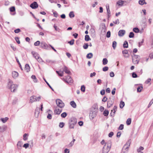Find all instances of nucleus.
Returning a JSON list of instances; mask_svg holds the SVG:
<instances>
[{
	"mask_svg": "<svg viewBox=\"0 0 153 153\" xmlns=\"http://www.w3.org/2000/svg\"><path fill=\"white\" fill-rule=\"evenodd\" d=\"M111 146V143H106L102 149V153H108L110 150Z\"/></svg>",
	"mask_w": 153,
	"mask_h": 153,
	"instance_id": "1",
	"label": "nucleus"
},
{
	"mask_svg": "<svg viewBox=\"0 0 153 153\" xmlns=\"http://www.w3.org/2000/svg\"><path fill=\"white\" fill-rule=\"evenodd\" d=\"M31 53L33 56L37 59L39 62H42V59L39 56V54L37 53L34 51H32L31 52Z\"/></svg>",
	"mask_w": 153,
	"mask_h": 153,
	"instance_id": "2",
	"label": "nucleus"
},
{
	"mask_svg": "<svg viewBox=\"0 0 153 153\" xmlns=\"http://www.w3.org/2000/svg\"><path fill=\"white\" fill-rule=\"evenodd\" d=\"M41 99V97L39 96L36 97L35 96H32L30 98V103H33L34 102H36L37 101H39Z\"/></svg>",
	"mask_w": 153,
	"mask_h": 153,
	"instance_id": "3",
	"label": "nucleus"
},
{
	"mask_svg": "<svg viewBox=\"0 0 153 153\" xmlns=\"http://www.w3.org/2000/svg\"><path fill=\"white\" fill-rule=\"evenodd\" d=\"M56 102L57 106L60 108L63 107L65 105L64 103L60 100L59 99L56 100Z\"/></svg>",
	"mask_w": 153,
	"mask_h": 153,
	"instance_id": "4",
	"label": "nucleus"
},
{
	"mask_svg": "<svg viewBox=\"0 0 153 153\" xmlns=\"http://www.w3.org/2000/svg\"><path fill=\"white\" fill-rule=\"evenodd\" d=\"M132 61L134 64H138L139 62V59L138 57L137 56L135 55L132 57Z\"/></svg>",
	"mask_w": 153,
	"mask_h": 153,
	"instance_id": "5",
	"label": "nucleus"
},
{
	"mask_svg": "<svg viewBox=\"0 0 153 153\" xmlns=\"http://www.w3.org/2000/svg\"><path fill=\"white\" fill-rule=\"evenodd\" d=\"M65 81L69 84H71L73 82V80L70 76H68L65 79Z\"/></svg>",
	"mask_w": 153,
	"mask_h": 153,
	"instance_id": "6",
	"label": "nucleus"
},
{
	"mask_svg": "<svg viewBox=\"0 0 153 153\" xmlns=\"http://www.w3.org/2000/svg\"><path fill=\"white\" fill-rule=\"evenodd\" d=\"M62 111V109L59 108H58L56 107L54 111V112L55 114L59 115L61 113Z\"/></svg>",
	"mask_w": 153,
	"mask_h": 153,
	"instance_id": "7",
	"label": "nucleus"
},
{
	"mask_svg": "<svg viewBox=\"0 0 153 153\" xmlns=\"http://www.w3.org/2000/svg\"><path fill=\"white\" fill-rule=\"evenodd\" d=\"M17 87V85L14 84L12 85L10 87L11 91L14 92L16 90Z\"/></svg>",
	"mask_w": 153,
	"mask_h": 153,
	"instance_id": "8",
	"label": "nucleus"
},
{
	"mask_svg": "<svg viewBox=\"0 0 153 153\" xmlns=\"http://www.w3.org/2000/svg\"><path fill=\"white\" fill-rule=\"evenodd\" d=\"M30 6L33 9H36L38 7V4L36 2H34L30 5Z\"/></svg>",
	"mask_w": 153,
	"mask_h": 153,
	"instance_id": "9",
	"label": "nucleus"
},
{
	"mask_svg": "<svg viewBox=\"0 0 153 153\" xmlns=\"http://www.w3.org/2000/svg\"><path fill=\"white\" fill-rule=\"evenodd\" d=\"M122 53L123 55L125 57H128L129 56V55L128 54V51L126 50L123 51H122Z\"/></svg>",
	"mask_w": 153,
	"mask_h": 153,
	"instance_id": "10",
	"label": "nucleus"
},
{
	"mask_svg": "<svg viewBox=\"0 0 153 153\" xmlns=\"http://www.w3.org/2000/svg\"><path fill=\"white\" fill-rule=\"evenodd\" d=\"M125 33L124 30H120L118 32V35L120 36H123Z\"/></svg>",
	"mask_w": 153,
	"mask_h": 153,
	"instance_id": "11",
	"label": "nucleus"
},
{
	"mask_svg": "<svg viewBox=\"0 0 153 153\" xmlns=\"http://www.w3.org/2000/svg\"><path fill=\"white\" fill-rule=\"evenodd\" d=\"M41 47L44 49L48 47V45L44 42H42L41 43Z\"/></svg>",
	"mask_w": 153,
	"mask_h": 153,
	"instance_id": "12",
	"label": "nucleus"
},
{
	"mask_svg": "<svg viewBox=\"0 0 153 153\" xmlns=\"http://www.w3.org/2000/svg\"><path fill=\"white\" fill-rule=\"evenodd\" d=\"M19 75V74L18 72L16 71H13L12 72V76L14 78H17Z\"/></svg>",
	"mask_w": 153,
	"mask_h": 153,
	"instance_id": "13",
	"label": "nucleus"
},
{
	"mask_svg": "<svg viewBox=\"0 0 153 153\" xmlns=\"http://www.w3.org/2000/svg\"><path fill=\"white\" fill-rule=\"evenodd\" d=\"M63 71L67 74H69L71 73V72L68 68L66 66L63 69Z\"/></svg>",
	"mask_w": 153,
	"mask_h": 153,
	"instance_id": "14",
	"label": "nucleus"
},
{
	"mask_svg": "<svg viewBox=\"0 0 153 153\" xmlns=\"http://www.w3.org/2000/svg\"><path fill=\"white\" fill-rule=\"evenodd\" d=\"M106 7L107 9V12L109 18L111 16L110 11L109 9V5H107L106 6Z\"/></svg>",
	"mask_w": 153,
	"mask_h": 153,
	"instance_id": "15",
	"label": "nucleus"
},
{
	"mask_svg": "<svg viewBox=\"0 0 153 153\" xmlns=\"http://www.w3.org/2000/svg\"><path fill=\"white\" fill-rule=\"evenodd\" d=\"M131 141L130 140H129L126 143V144L124 146H125L127 148L129 149V148L130 146V145L131 144Z\"/></svg>",
	"mask_w": 153,
	"mask_h": 153,
	"instance_id": "16",
	"label": "nucleus"
},
{
	"mask_svg": "<svg viewBox=\"0 0 153 153\" xmlns=\"http://www.w3.org/2000/svg\"><path fill=\"white\" fill-rule=\"evenodd\" d=\"M96 115L93 112L92 113H90L89 114L90 118L91 119H93L95 117Z\"/></svg>",
	"mask_w": 153,
	"mask_h": 153,
	"instance_id": "17",
	"label": "nucleus"
},
{
	"mask_svg": "<svg viewBox=\"0 0 153 153\" xmlns=\"http://www.w3.org/2000/svg\"><path fill=\"white\" fill-rule=\"evenodd\" d=\"M56 73L58 74V75L60 76H63V71H56Z\"/></svg>",
	"mask_w": 153,
	"mask_h": 153,
	"instance_id": "18",
	"label": "nucleus"
},
{
	"mask_svg": "<svg viewBox=\"0 0 153 153\" xmlns=\"http://www.w3.org/2000/svg\"><path fill=\"white\" fill-rule=\"evenodd\" d=\"M124 2V1L122 0H119L117 2V4H118V6H122Z\"/></svg>",
	"mask_w": 153,
	"mask_h": 153,
	"instance_id": "19",
	"label": "nucleus"
},
{
	"mask_svg": "<svg viewBox=\"0 0 153 153\" xmlns=\"http://www.w3.org/2000/svg\"><path fill=\"white\" fill-rule=\"evenodd\" d=\"M30 67L29 65L27 64L25 65V70L27 72H29L30 70Z\"/></svg>",
	"mask_w": 153,
	"mask_h": 153,
	"instance_id": "20",
	"label": "nucleus"
},
{
	"mask_svg": "<svg viewBox=\"0 0 153 153\" xmlns=\"http://www.w3.org/2000/svg\"><path fill=\"white\" fill-rule=\"evenodd\" d=\"M70 104L74 108H76V104L74 101H72L70 102Z\"/></svg>",
	"mask_w": 153,
	"mask_h": 153,
	"instance_id": "21",
	"label": "nucleus"
},
{
	"mask_svg": "<svg viewBox=\"0 0 153 153\" xmlns=\"http://www.w3.org/2000/svg\"><path fill=\"white\" fill-rule=\"evenodd\" d=\"M22 143L21 142L19 141L18 142L17 144V147L19 149H21L22 148Z\"/></svg>",
	"mask_w": 153,
	"mask_h": 153,
	"instance_id": "22",
	"label": "nucleus"
},
{
	"mask_svg": "<svg viewBox=\"0 0 153 153\" xmlns=\"http://www.w3.org/2000/svg\"><path fill=\"white\" fill-rule=\"evenodd\" d=\"M9 119V118L7 117H6L5 118H1V120L2 122L3 123H5Z\"/></svg>",
	"mask_w": 153,
	"mask_h": 153,
	"instance_id": "23",
	"label": "nucleus"
},
{
	"mask_svg": "<svg viewBox=\"0 0 153 153\" xmlns=\"http://www.w3.org/2000/svg\"><path fill=\"white\" fill-rule=\"evenodd\" d=\"M93 54L92 53H89L86 56V57L88 59H91L92 57Z\"/></svg>",
	"mask_w": 153,
	"mask_h": 153,
	"instance_id": "24",
	"label": "nucleus"
},
{
	"mask_svg": "<svg viewBox=\"0 0 153 153\" xmlns=\"http://www.w3.org/2000/svg\"><path fill=\"white\" fill-rule=\"evenodd\" d=\"M128 148H127L126 147L124 146L122 149V152L124 153H125L128 151Z\"/></svg>",
	"mask_w": 153,
	"mask_h": 153,
	"instance_id": "25",
	"label": "nucleus"
},
{
	"mask_svg": "<svg viewBox=\"0 0 153 153\" xmlns=\"http://www.w3.org/2000/svg\"><path fill=\"white\" fill-rule=\"evenodd\" d=\"M139 3L141 5H143L144 4H146L145 0H140L139 1Z\"/></svg>",
	"mask_w": 153,
	"mask_h": 153,
	"instance_id": "26",
	"label": "nucleus"
},
{
	"mask_svg": "<svg viewBox=\"0 0 153 153\" xmlns=\"http://www.w3.org/2000/svg\"><path fill=\"white\" fill-rule=\"evenodd\" d=\"M123 47L124 48H127L128 47V43L126 41H124L123 44Z\"/></svg>",
	"mask_w": 153,
	"mask_h": 153,
	"instance_id": "27",
	"label": "nucleus"
},
{
	"mask_svg": "<svg viewBox=\"0 0 153 153\" xmlns=\"http://www.w3.org/2000/svg\"><path fill=\"white\" fill-rule=\"evenodd\" d=\"M109 114L108 111L107 110H105L103 112V114L105 116H107Z\"/></svg>",
	"mask_w": 153,
	"mask_h": 153,
	"instance_id": "28",
	"label": "nucleus"
},
{
	"mask_svg": "<svg viewBox=\"0 0 153 153\" xmlns=\"http://www.w3.org/2000/svg\"><path fill=\"white\" fill-rule=\"evenodd\" d=\"M31 78L33 79L34 82H37V80L35 75H32L31 76Z\"/></svg>",
	"mask_w": 153,
	"mask_h": 153,
	"instance_id": "29",
	"label": "nucleus"
},
{
	"mask_svg": "<svg viewBox=\"0 0 153 153\" xmlns=\"http://www.w3.org/2000/svg\"><path fill=\"white\" fill-rule=\"evenodd\" d=\"M108 60L107 59L104 58L102 60V63L104 65H105L107 64L108 63Z\"/></svg>",
	"mask_w": 153,
	"mask_h": 153,
	"instance_id": "30",
	"label": "nucleus"
},
{
	"mask_svg": "<svg viewBox=\"0 0 153 153\" xmlns=\"http://www.w3.org/2000/svg\"><path fill=\"white\" fill-rule=\"evenodd\" d=\"M112 105V102L111 101H108L107 102V107L110 108Z\"/></svg>",
	"mask_w": 153,
	"mask_h": 153,
	"instance_id": "31",
	"label": "nucleus"
},
{
	"mask_svg": "<svg viewBox=\"0 0 153 153\" xmlns=\"http://www.w3.org/2000/svg\"><path fill=\"white\" fill-rule=\"evenodd\" d=\"M126 124L128 125L131 124V119L130 118H128L126 121Z\"/></svg>",
	"mask_w": 153,
	"mask_h": 153,
	"instance_id": "32",
	"label": "nucleus"
},
{
	"mask_svg": "<svg viewBox=\"0 0 153 153\" xmlns=\"http://www.w3.org/2000/svg\"><path fill=\"white\" fill-rule=\"evenodd\" d=\"M124 105L125 103L124 102H123V101H121L120 105V107L122 108L124 106Z\"/></svg>",
	"mask_w": 153,
	"mask_h": 153,
	"instance_id": "33",
	"label": "nucleus"
},
{
	"mask_svg": "<svg viewBox=\"0 0 153 153\" xmlns=\"http://www.w3.org/2000/svg\"><path fill=\"white\" fill-rule=\"evenodd\" d=\"M69 16L71 18H73L74 16V15L73 12H71L69 14Z\"/></svg>",
	"mask_w": 153,
	"mask_h": 153,
	"instance_id": "34",
	"label": "nucleus"
},
{
	"mask_svg": "<svg viewBox=\"0 0 153 153\" xmlns=\"http://www.w3.org/2000/svg\"><path fill=\"white\" fill-rule=\"evenodd\" d=\"M117 46V42L116 41H114L112 43V47L114 49Z\"/></svg>",
	"mask_w": 153,
	"mask_h": 153,
	"instance_id": "35",
	"label": "nucleus"
},
{
	"mask_svg": "<svg viewBox=\"0 0 153 153\" xmlns=\"http://www.w3.org/2000/svg\"><path fill=\"white\" fill-rule=\"evenodd\" d=\"M117 110V107L116 106H114L113 109V110H111V112H112L113 111L114 114L115 113V112Z\"/></svg>",
	"mask_w": 153,
	"mask_h": 153,
	"instance_id": "36",
	"label": "nucleus"
},
{
	"mask_svg": "<svg viewBox=\"0 0 153 153\" xmlns=\"http://www.w3.org/2000/svg\"><path fill=\"white\" fill-rule=\"evenodd\" d=\"M85 40L86 41H88L91 40V39L90 38L89 36L88 35H86L85 36Z\"/></svg>",
	"mask_w": 153,
	"mask_h": 153,
	"instance_id": "37",
	"label": "nucleus"
},
{
	"mask_svg": "<svg viewBox=\"0 0 153 153\" xmlns=\"http://www.w3.org/2000/svg\"><path fill=\"white\" fill-rule=\"evenodd\" d=\"M28 135L27 134H25L23 135V140H26L27 139Z\"/></svg>",
	"mask_w": 153,
	"mask_h": 153,
	"instance_id": "38",
	"label": "nucleus"
},
{
	"mask_svg": "<svg viewBox=\"0 0 153 153\" xmlns=\"http://www.w3.org/2000/svg\"><path fill=\"white\" fill-rule=\"evenodd\" d=\"M10 11L11 12H14L15 11V8L14 7H12L10 8Z\"/></svg>",
	"mask_w": 153,
	"mask_h": 153,
	"instance_id": "39",
	"label": "nucleus"
},
{
	"mask_svg": "<svg viewBox=\"0 0 153 153\" xmlns=\"http://www.w3.org/2000/svg\"><path fill=\"white\" fill-rule=\"evenodd\" d=\"M143 89V87L142 86H139L137 88V92H141Z\"/></svg>",
	"mask_w": 153,
	"mask_h": 153,
	"instance_id": "40",
	"label": "nucleus"
},
{
	"mask_svg": "<svg viewBox=\"0 0 153 153\" xmlns=\"http://www.w3.org/2000/svg\"><path fill=\"white\" fill-rule=\"evenodd\" d=\"M67 115V114L66 112H63L61 114V116L62 118L65 117Z\"/></svg>",
	"mask_w": 153,
	"mask_h": 153,
	"instance_id": "41",
	"label": "nucleus"
},
{
	"mask_svg": "<svg viewBox=\"0 0 153 153\" xmlns=\"http://www.w3.org/2000/svg\"><path fill=\"white\" fill-rule=\"evenodd\" d=\"M133 30L135 33H138L140 31L139 29L137 27L134 28Z\"/></svg>",
	"mask_w": 153,
	"mask_h": 153,
	"instance_id": "42",
	"label": "nucleus"
},
{
	"mask_svg": "<svg viewBox=\"0 0 153 153\" xmlns=\"http://www.w3.org/2000/svg\"><path fill=\"white\" fill-rule=\"evenodd\" d=\"M40 42L39 41H37L34 43V45L35 46H38L40 45Z\"/></svg>",
	"mask_w": 153,
	"mask_h": 153,
	"instance_id": "43",
	"label": "nucleus"
},
{
	"mask_svg": "<svg viewBox=\"0 0 153 153\" xmlns=\"http://www.w3.org/2000/svg\"><path fill=\"white\" fill-rule=\"evenodd\" d=\"M134 34L132 32H131L130 33L129 36L130 38H133L134 37Z\"/></svg>",
	"mask_w": 153,
	"mask_h": 153,
	"instance_id": "44",
	"label": "nucleus"
},
{
	"mask_svg": "<svg viewBox=\"0 0 153 153\" xmlns=\"http://www.w3.org/2000/svg\"><path fill=\"white\" fill-rule=\"evenodd\" d=\"M64 123L63 122H60L59 124V126L61 128H63L64 126Z\"/></svg>",
	"mask_w": 153,
	"mask_h": 153,
	"instance_id": "45",
	"label": "nucleus"
},
{
	"mask_svg": "<svg viewBox=\"0 0 153 153\" xmlns=\"http://www.w3.org/2000/svg\"><path fill=\"white\" fill-rule=\"evenodd\" d=\"M81 91L82 92H85V87L83 85H82L81 88Z\"/></svg>",
	"mask_w": 153,
	"mask_h": 153,
	"instance_id": "46",
	"label": "nucleus"
},
{
	"mask_svg": "<svg viewBox=\"0 0 153 153\" xmlns=\"http://www.w3.org/2000/svg\"><path fill=\"white\" fill-rule=\"evenodd\" d=\"M132 76L133 78H136L137 77V76L136 73L133 72L132 74Z\"/></svg>",
	"mask_w": 153,
	"mask_h": 153,
	"instance_id": "47",
	"label": "nucleus"
},
{
	"mask_svg": "<svg viewBox=\"0 0 153 153\" xmlns=\"http://www.w3.org/2000/svg\"><path fill=\"white\" fill-rule=\"evenodd\" d=\"M111 36V33L109 31L107 32V34H106V36L108 38H109Z\"/></svg>",
	"mask_w": 153,
	"mask_h": 153,
	"instance_id": "48",
	"label": "nucleus"
},
{
	"mask_svg": "<svg viewBox=\"0 0 153 153\" xmlns=\"http://www.w3.org/2000/svg\"><path fill=\"white\" fill-rule=\"evenodd\" d=\"M108 67H105L102 69V70L104 71H106L108 70Z\"/></svg>",
	"mask_w": 153,
	"mask_h": 153,
	"instance_id": "49",
	"label": "nucleus"
},
{
	"mask_svg": "<svg viewBox=\"0 0 153 153\" xmlns=\"http://www.w3.org/2000/svg\"><path fill=\"white\" fill-rule=\"evenodd\" d=\"M88 45L87 43L84 44L83 46V48L85 49H87L88 48Z\"/></svg>",
	"mask_w": 153,
	"mask_h": 153,
	"instance_id": "50",
	"label": "nucleus"
},
{
	"mask_svg": "<svg viewBox=\"0 0 153 153\" xmlns=\"http://www.w3.org/2000/svg\"><path fill=\"white\" fill-rule=\"evenodd\" d=\"M53 27L54 28V29H55V30L56 31H59V28H58L56 26L55 24L54 25Z\"/></svg>",
	"mask_w": 153,
	"mask_h": 153,
	"instance_id": "51",
	"label": "nucleus"
},
{
	"mask_svg": "<svg viewBox=\"0 0 153 153\" xmlns=\"http://www.w3.org/2000/svg\"><path fill=\"white\" fill-rule=\"evenodd\" d=\"M144 149V148L142 146H140L139 148L137 149V151L138 152H140L141 150H143Z\"/></svg>",
	"mask_w": 153,
	"mask_h": 153,
	"instance_id": "52",
	"label": "nucleus"
},
{
	"mask_svg": "<svg viewBox=\"0 0 153 153\" xmlns=\"http://www.w3.org/2000/svg\"><path fill=\"white\" fill-rule=\"evenodd\" d=\"M15 39L16 41L17 42L18 44H20V42L19 40V39L18 37H16L15 38Z\"/></svg>",
	"mask_w": 153,
	"mask_h": 153,
	"instance_id": "53",
	"label": "nucleus"
},
{
	"mask_svg": "<svg viewBox=\"0 0 153 153\" xmlns=\"http://www.w3.org/2000/svg\"><path fill=\"white\" fill-rule=\"evenodd\" d=\"M124 127V125L123 124H121L119 127V129L122 130L123 129Z\"/></svg>",
	"mask_w": 153,
	"mask_h": 153,
	"instance_id": "54",
	"label": "nucleus"
},
{
	"mask_svg": "<svg viewBox=\"0 0 153 153\" xmlns=\"http://www.w3.org/2000/svg\"><path fill=\"white\" fill-rule=\"evenodd\" d=\"M74 39H72L70 42H69L68 43H69L70 45H73L74 44Z\"/></svg>",
	"mask_w": 153,
	"mask_h": 153,
	"instance_id": "55",
	"label": "nucleus"
},
{
	"mask_svg": "<svg viewBox=\"0 0 153 153\" xmlns=\"http://www.w3.org/2000/svg\"><path fill=\"white\" fill-rule=\"evenodd\" d=\"M29 144L28 143H25L24 144L23 146L26 149L29 147Z\"/></svg>",
	"mask_w": 153,
	"mask_h": 153,
	"instance_id": "56",
	"label": "nucleus"
},
{
	"mask_svg": "<svg viewBox=\"0 0 153 153\" xmlns=\"http://www.w3.org/2000/svg\"><path fill=\"white\" fill-rule=\"evenodd\" d=\"M113 23L115 24H118L119 23V19H117L115 21L113 22Z\"/></svg>",
	"mask_w": 153,
	"mask_h": 153,
	"instance_id": "57",
	"label": "nucleus"
},
{
	"mask_svg": "<svg viewBox=\"0 0 153 153\" xmlns=\"http://www.w3.org/2000/svg\"><path fill=\"white\" fill-rule=\"evenodd\" d=\"M20 31L21 30L20 29H17L15 30L14 31L16 33H19Z\"/></svg>",
	"mask_w": 153,
	"mask_h": 153,
	"instance_id": "58",
	"label": "nucleus"
},
{
	"mask_svg": "<svg viewBox=\"0 0 153 153\" xmlns=\"http://www.w3.org/2000/svg\"><path fill=\"white\" fill-rule=\"evenodd\" d=\"M116 90V89L115 88H113L111 92V93L112 95H114L115 94Z\"/></svg>",
	"mask_w": 153,
	"mask_h": 153,
	"instance_id": "59",
	"label": "nucleus"
},
{
	"mask_svg": "<svg viewBox=\"0 0 153 153\" xmlns=\"http://www.w3.org/2000/svg\"><path fill=\"white\" fill-rule=\"evenodd\" d=\"M70 152L69 150L67 149H66L64 150V153H69Z\"/></svg>",
	"mask_w": 153,
	"mask_h": 153,
	"instance_id": "60",
	"label": "nucleus"
},
{
	"mask_svg": "<svg viewBox=\"0 0 153 153\" xmlns=\"http://www.w3.org/2000/svg\"><path fill=\"white\" fill-rule=\"evenodd\" d=\"M114 133L112 132H110L108 134V136L109 137H111L113 135Z\"/></svg>",
	"mask_w": 153,
	"mask_h": 153,
	"instance_id": "61",
	"label": "nucleus"
},
{
	"mask_svg": "<svg viewBox=\"0 0 153 153\" xmlns=\"http://www.w3.org/2000/svg\"><path fill=\"white\" fill-rule=\"evenodd\" d=\"M107 100V98L106 97H105L103 98V99H102V101L103 102H105Z\"/></svg>",
	"mask_w": 153,
	"mask_h": 153,
	"instance_id": "62",
	"label": "nucleus"
},
{
	"mask_svg": "<svg viewBox=\"0 0 153 153\" xmlns=\"http://www.w3.org/2000/svg\"><path fill=\"white\" fill-rule=\"evenodd\" d=\"M153 103V99H152L150 102L148 106V108H149L151 105H152V104Z\"/></svg>",
	"mask_w": 153,
	"mask_h": 153,
	"instance_id": "63",
	"label": "nucleus"
},
{
	"mask_svg": "<svg viewBox=\"0 0 153 153\" xmlns=\"http://www.w3.org/2000/svg\"><path fill=\"white\" fill-rule=\"evenodd\" d=\"M105 90H102L101 91H100V94L102 95H103L105 94Z\"/></svg>",
	"mask_w": 153,
	"mask_h": 153,
	"instance_id": "64",
	"label": "nucleus"
}]
</instances>
